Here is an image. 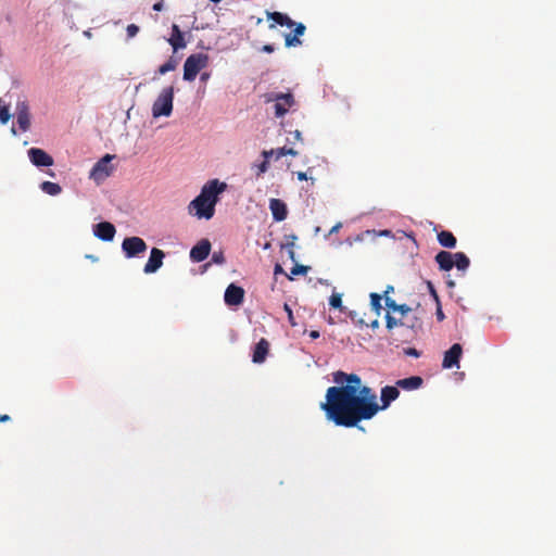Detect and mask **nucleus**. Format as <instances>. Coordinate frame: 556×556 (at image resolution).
Returning a JSON list of instances; mask_svg holds the SVG:
<instances>
[{"label":"nucleus","mask_w":556,"mask_h":556,"mask_svg":"<svg viewBox=\"0 0 556 556\" xmlns=\"http://www.w3.org/2000/svg\"><path fill=\"white\" fill-rule=\"evenodd\" d=\"M126 31H127V36L129 38H132L138 34L139 27L135 24H129L126 28Z\"/></svg>","instance_id":"obj_33"},{"label":"nucleus","mask_w":556,"mask_h":556,"mask_svg":"<svg viewBox=\"0 0 556 556\" xmlns=\"http://www.w3.org/2000/svg\"><path fill=\"white\" fill-rule=\"evenodd\" d=\"M211 242L207 239L199 241L190 251V258L193 262H203L210 254Z\"/></svg>","instance_id":"obj_17"},{"label":"nucleus","mask_w":556,"mask_h":556,"mask_svg":"<svg viewBox=\"0 0 556 556\" xmlns=\"http://www.w3.org/2000/svg\"><path fill=\"white\" fill-rule=\"evenodd\" d=\"M168 43L172 46L174 52H177L187 46L184 33L180 30L177 24L172 25V35L168 39Z\"/></svg>","instance_id":"obj_20"},{"label":"nucleus","mask_w":556,"mask_h":556,"mask_svg":"<svg viewBox=\"0 0 556 556\" xmlns=\"http://www.w3.org/2000/svg\"><path fill=\"white\" fill-rule=\"evenodd\" d=\"M177 64H178V62L174 58H169V60L167 62H165L157 68V74L164 75L168 72H172V71L176 70Z\"/></svg>","instance_id":"obj_26"},{"label":"nucleus","mask_w":556,"mask_h":556,"mask_svg":"<svg viewBox=\"0 0 556 556\" xmlns=\"http://www.w3.org/2000/svg\"><path fill=\"white\" fill-rule=\"evenodd\" d=\"M435 315H437V318H438L439 321H442L444 319V317H445L444 313H443V311H442V308L440 306V303L438 304Z\"/></svg>","instance_id":"obj_36"},{"label":"nucleus","mask_w":556,"mask_h":556,"mask_svg":"<svg viewBox=\"0 0 556 556\" xmlns=\"http://www.w3.org/2000/svg\"><path fill=\"white\" fill-rule=\"evenodd\" d=\"M319 336H320V334H319V331H317V330H312V331L309 332V337H311L312 339H317V338H319Z\"/></svg>","instance_id":"obj_42"},{"label":"nucleus","mask_w":556,"mask_h":556,"mask_svg":"<svg viewBox=\"0 0 556 556\" xmlns=\"http://www.w3.org/2000/svg\"><path fill=\"white\" fill-rule=\"evenodd\" d=\"M404 354L407 355V356H413V357H419L420 356V352L418 350H416L415 348H406V349H404Z\"/></svg>","instance_id":"obj_35"},{"label":"nucleus","mask_w":556,"mask_h":556,"mask_svg":"<svg viewBox=\"0 0 556 556\" xmlns=\"http://www.w3.org/2000/svg\"><path fill=\"white\" fill-rule=\"evenodd\" d=\"M341 226H342V225H341V223L336 224V225L330 229L329 233L331 235V233H334V232L339 231V229L341 228Z\"/></svg>","instance_id":"obj_41"},{"label":"nucleus","mask_w":556,"mask_h":556,"mask_svg":"<svg viewBox=\"0 0 556 556\" xmlns=\"http://www.w3.org/2000/svg\"><path fill=\"white\" fill-rule=\"evenodd\" d=\"M434 260L440 270L443 271H450L455 266L459 271L465 273L470 265V260L464 252L440 251Z\"/></svg>","instance_id":"obj_5"},{"label":"nucleus","mask_w":556,"mask_h":556,"mask_svg":"<svg viewBox=\"0 0 556 556\" xmlns=\"http://www.w3.org/2000/svg\"><path fill=\"white\" fill-rule=\"evenodd\" d=\"M262 155L264 157V161L261 164L257 165V170H256V176L257 177H260L261 175H263L264 173H266L268 170L269 160L274 155V149H271V150H264L262 152Z\"/></svg>","instance_id":"obj_24"},{"label":"nucleus","mask_w":556,"mask_h":556,"mask_svg":"<svg viewBox=\"0 0 556 556\" xmlns=\"http://www.w3.org/2000/svg\"><path fill=\"white\" fill-rule=\"evenodd\" d=\"M147 243L140 237H128L123 240L122 250L126 257L131 258L147 250Z\"/></svg>","instance_id":"obj_10"},{"label":"nucleus","mask_w":556,"mask_h":556,"mask_svg":"<svg viewBox=\"0 0 556 556\" xmlns=\"http://www.w3.org/2000/svg\"><path fill=\"white\" fill-rule=\"evenodd\" d=\"M429 288H430L431 294L433 295V298L435 299L437 303L439 304V296H438L433 286L430 282H429Z\"/></svg>","instance_id":"obj_37"},{"label":"nucleus","mask_w":556,"mask_h":556,"mask_svg":"<svg viewBox=\"0 0 556 556\" xmlns=\"http://www.w3.org/2000/svg\"><path fill=\"white\" fill-rule=\"evenodd\" d=\"M10 420V416L7 414L0 415V422H5Z\"/></svg>","instance_id":"obj_43"},{"label":"nucleus","mask_w":556,"mask_h":556,"mask_svg":"<svg viewBox=\"0 0 556 556\" xmlns=\"http://www.w3.org/2000/svg\"><path fill=\"white\" fill-rule=\"evenodd\" d=\"M153 10L154 11H162L163 10V2L159 1V2L154 3L153 4Z\"/></svg>","instance_id":"obj_38"},{"label":"nucleus","mask_w":556,"mask_h":556,"mask_svg":"<svg viewBox=\"0 0 556 556\" xmlns=\"http://www.w3.org/2000/svg\"><path fill=\"white\" fill-rule=\"evenodd\" d=\"M393 290H394V289H393V287H392V286H388V287H387V289H386V291H384V298H386V296H388V294H389L390 292H392Z\"/></svg>","instance_id":"obj_44"},{"label":"nucleus","mask_w":556,"mask_h":556,"mask_svg":"<svg viewBox=\"0 0 556 556\" xmlns=\"http://www.w3.org/2000/svg\"><path fill=\"white\" fill-rule=\"evenodd\" d=\"M267 18L274 23L269 25V28H275L276 24L280 26H287L289 28L294 27V35L287 34L285 36L286 47H296L302 43L299 36H302L305 31V26L302 23H295L287 14L281 12H267Z\"/></svg>","instance_id":"obj_4"},{"label":"nucleus","mask_w":556,"mask_h":556,"mask_svg":"<svg viewBox=\"0 0 556 556\" xmlns=\"http://www.w3.org/2000/svg\"><path fill=\"white\" fill-rule=\"evenodd\" d=\"M333 382L337 386L327 389L326 401L320 408L336 426L357 427L361 421L378 414L377 394L363 384L358 375L338 370L333 372Z\"/></svg>","instance_id":"obj_1"},{"label":"nucleus","mask_w":556,"mask_h":556,"mask_svg":"<svg viewBox=\"0 0 556 556\" xmlns=\"http://www.w3.org/2000/svg\"><path fill=\"white\" fill-rule=\"evenodd\" d=\"M40 189L49 195H58L62 191L61 186L52 181H43L40 185Z\"/></svg>","instance_id":"obj_25"},{"label":"nucleus","mask_w":556,"mask_h":556,"mask_svg":"<svg viewBox=\"0 0 556 556\" xmlns=\"http://www.w3.org/2000/svg\"><path fill=\"white\" fill-rule=\"evenodd\" d=\"M294 137L298 139V140H301V132L299 130H295L294 131Z\"/></svg>","instance_id":"obj_47"},{"label":"nucleus","mask_w":556,"mask_h":556,"mask_svg":"<svg viewBox=\"0 0 556 556\" xmlns=\"http://www.w3.org/2000/svg\"><path fill=\"white\" fill-rule=\"evenodd\" d=\"M285 155L295 156V155H298V151H295L292 148H286V147L278 148V149L274 150L273 156L275 157V160H279L280 157H282Z\"/></svg>","instance_id":"obj_27"},{"label":"nucleus","mask_w":556,"mask_h":556,"mask_svg":"<svg viewBox=\"0 0 556 556\" xmlns=\"http://www.w3.org/2000/svg\"><path fill=\"white\" fill-rule=\"evenodd\" d=\"M308 269H309L308 266L296 264L294 267H292L291 275H293V276L305 275L308 271Z\"/></svg>","instance_id":"obj_31"},{"label":"nucleus","mask_w":556,"mask_h":556,"mask_svg":"<svg viewBox=\"0 0 556 556\" xmlns=\"http://www.w3.org/2000/svg\"><path fill=\"white\" fill-rule=\"evenodd\" d=\"M282 273V267L279 264L275 266V274Z\"/></svg>","instance_id":"obj_45"},{"label":"nucleus","mask_w":556,"mask_h":556,"mask_svg":"<svg viewBox=\"0 0 556 556\" xmlns=\"http://www.w3.org/2000/svg\"><path fill=\"white\" fill-rule=\"evenodd\" d=\"M463 353L462 345L459 343H454L445 353L442 362V367L445 369L453 368L454 366L458 367V363Z\"/></svg>","instance_id":"obj_14"},{"label":"nucleus","mask_w":556,"mask_h":556,"mask_svg":"<svg viewBox=\"0 0 556 556\" xmlns=\"http://www.w3.org/2000/svg\"><path fill=\"white\" fill-rule=\"evenodd\" d=\"M269 210L276 222H282L287 218L288 210L286 203L280 199H270Z\"/></svg>","instance_id":"obj_19"},{"label":"nucleus","mask_w":556,"mask_h":556,"mask_svg":"<svg viewBox=\"0 0 556 556\" xmlns=\"http://www.w3.org/2000/svg\"><path fill=\"white\" fill-rule=\"evenodd\" d=\"M386 305L390 313L386 316V325L389 330L397 326H407L412 329H420L421 320L414 318V321L407 323L404 319L413 312L412 307L406 304H397L393 299L386 296Z\"/></svg>","instance_id":"obj_3"},{"label":"nucleus","mask_w":556,"mask_h":556,"mask_svg":"<svg viewBox=\"0 0 556 556\" xmlns=\"http://www.w3.org/2000/svg\"><path fill=\"white\" fill-rule=\"evenodd\" d=\"M30 162L38 167H48L53 165V159L46 151L39 148H30L28 150Z\"/></svg>","instance_id":"obj_12"},{"label":"nucleus","mask_w":556,"mask_h":556,"mask_svg":"<svg viewBox=\"0 0 556 556\" xmlns=\"http://www.w3.org/2000/svg\"><path fill=\"white\" fill-rule=\"evenodd\" d=\"M164 257L165 253L161 249L153 248L151 250L150 257L143 267V271L146 274H153L157 271L163 265Z\"/></svg>","instance_id":"obj_13"},{"label":"nucleus","mask_w":556,"mask_h":556,"mask_svg":"<svg viewBox=\"0 0 556 556\" xmlns=\"http://www.w3.org/2000/svg\"><path fill=\"white\" fill-rule=\"evenodd\" d=\"M283 309L286 311V313L288 315V320L291 324V326H295L296 323L294 321V316H293V312H292L291 307L287 303H285Z\"/></svg>","instance_id":"obj_32"},{"label":"nucleus","mask_w":556,"mask_h":556,"mask_svg":"<svg viewBox=\"0 0 556 556\" xmlns=\"http://www.w3.org/2000/svg\"><path fill=\"white\" fill-rule=\"evenodd\" d=\"M226 187L225 182H219L217 179L206 182L202 187L200 194L189 203V214L199 219H211L215 213L218 195L225 191Z\"/></svg>","instance_id":"obj_2"},{"label":"nucleus","mask_w":556,"mask_h":556,"mask_svg":"<svg viewBox=\"0 0 556 556\" xmlns=\"http://www.w3.org/2000/svg\"><path fill=\"white\" fill-rule=\"evenodd\" d=\"M296 176H298L299 180H306L307 179L306 173H304V172H298Z\"/></svg>","instance_id":"obj_40"},{"label":"nucleus","mask_w":556,"mask_h":556,"mask_svg":"<svg viewBox=\"0 0 556 556\" xmlns=\"http://www.w3.org/2000/svg\"><path fill=\"white\" fill-rule=\"evenodd\" d=\"M114 157L115 156L111 154H105L101 157L91 168L89 177L98 185L103 182L113 173V166L110 165V162Z\"/></svg>","instance_id":"obj_9"},{"label":"nucleus","mask_w":556,"mask_h":556,"mask_svg":"<svg viewBox=\"0 0 556 556\" xmlns=\"http://www.w3.org/2000/svg\"><path fill=\"white\" fill-rule=\"evenodd\" d=\"M16 121L22 131H27L30 127V114L28 104L25 101L16 105Z\"/></svg>","instance_id":"obj_16"},{"label":"nucleus","mask_w":556,"mask_h":556,"mask_svg":"<svg viewBox=\"0 0 556 556\" xmlns=\"http://www.w3.org/2000/svg\"><path fill=\"white\" fill-rule=\"evenodd\" d=\"M268 351H269V342L266 339L262 338L256 343V345L254 348L253 355H252L253 363H257V364L263 363L266 359Z\"/></svg>","instance_id":"obj_21"},{"label":"nucleus","mask_w":556,"mask_h":556,"mask_svg":"<svg viewBox=\"0 0 556 556\" xmlns=\"http://www.w3.org/2000/svg\"><path fill=\"white\" fill-rule=\"evenodd\" d=\"M212 261L215 263V264H224L225 263V256L223 254V252H214L213 255H212Z\"/></svg>","instance_id":"obj_34"},{"label":"nucleus","mask_w":556,"mask_h":556,"mask_svg":"<svg viewBox=\"0 0 556 556\" xmlns=\"http://www.w3.org/2000/svg\"><path fill=\"white\" fill-rule=\"evenodd\" d=\"M93 233L102 241H112L115 237L116 229L112 223L101 222L94 226Z\"/></svg>","instance_id":"obj_18"},{"label":"nucleus","mask_w":556,"mask_h":556,"mask_svg":"<svg viewBox=\"0 0 556 556\" xmlns=\"http://www.w3.org/2000/svg\"><path fill=\"white\" fill-rule=\"evenodd\" d=\"M210 74L208 73H203L201 75V80H206L208 78Z\"/></svg>","instance_id":"obj_46"},{"label":"nucleus","mask_w":556,"mask_h":556,"mask_svg":"<svg viewBox=\"0 0 556 556\" xmlns=\"http://www.w3.org/2000/svg\"><path fill=\"white\" fill-rule=\"evenodd\" d=\"M329 304L333 308H341L342 307V296L340 293H332L329 299Z\"/></svg>","instance_id":"obj_29"},{"label":"nucleus","mask_w":556,"mask_h":556,"mask_svg":"<svg viewBox=\"0 0 556 556\" xmlns=\"http://www.w3.org/2000/svg\"><path fill=\"white\" fill-rule=\"evenodd\" d=\"M422 378L419 376H412L408 378L400 379L396 381V387L404 390H417L422 386Z\"/></svg>","instance_id":"obj_22"},{"label":"nucleus","mask_w":556,"mask_h":556,"mask_svg":"<svg viewBox=\"0 0 556 556\" xmlns=\"http://www.w3.org/2000/svg\"><path fill=\"white\" fill-rule=\"evenodd\" d=\"M370 304H371L372 308L377 313H379V311L381 309V295L378 293H371L370 294Z\"/></svg>","instance_id":"obj_30"},{"label":"nucleus","mask_w":556,"mask_h":556,"mask_svg":"<svg viewBox=\"0 0 556 556\" xmlns=\"http://www.w3.org/2000/svg\"><path fill=\"white\" fill-rule=\"evenodd\" d=\"M208 55L204 53H194L189 55L184 64V79L193 81L201 70L208 65Z\"/></svg>","instance_id":"obj_8"},{"label":"nucleus","mask_w":556,"mask_h":556,"mask_svg":"<svg viewBox=\"0 0 556 556\" xmlns=\"http://www.w3.org/2000/svg\"><path fill=\"white\" fill-rule=\"evenodd\" d=\"M214 3H219L222 0H211Z\"/></svg>","instance_id":"obj_50"},{"label":"nucleus","mask_w":556,"mask_h":556,"mask_svg":"<svg viewBox=\"0 0 556 556\" xmlns=\"http://www.w3.org/2000/svg\"><path fill=\"white\" fill-rule=\"evenodd\" d=\"M244 289L235 283H230L224 294V301L228 306H239L244 300Z\"/></svg>","instance_id":"obj_11"},{"label":"nucleus","mask_w":556,"mask_h":556,"mask_svg":"<svg viewBox=\"0 0 556 556\" xmlns=\"http://www.w3.org/2000/svg\"><path fill=\"white\" fill-rule=\"evenodd\" d=\"M265 102H274L275 116L282 117L289 110L295 105V99L291 91L288 92H268L264 96Z\"/></svg>","instance_id":"obj_6"},{"label":"nucleus","mask_w":556,"mask_h":556,"mask_svg":"<svg viewBox=\"0 0 556 556\" xmlns=\"http://www.w3.org/2000/svg\"><path fill=\"white\" fill-rule=\"evenodd\" d=\"M399 395L400 391L396 386L383 387L380 392L381 405L378 404V413L387 409L390 404L399 397Z\"/></svg>","instance_id":"obj_15"},{"label":"nucleus","mask_w":556,"mask_h":556,"mask_svg":"<svg viewBox=\"0 0 556 556\" xmlns=\"http://www.w3.org/2000/svg\"><path fill=\"white\" fill-rule=\"evenodd\" d=\"M174 101V87L169 86L160 92L156 100L152 105V116L157 118L160 116H169L173 112Z\"/></svg>","instance_id":"obj_7"},{"label":"nucleus","mask_w":556,"mask_h":556,"mask_svg":"<svg viewBox=\"0 0 556 556\" xmlns=\"http://www.w3.org/2000/svg\"><path fill=\"white\" fill-rule=\"evenodd\" d=\"M262 50L267 53H271L274 51V47L271 45H265L263 46Z\"/></svg>","instance_id":"obj_39"},{"label":"nucleus","mask_w":556,"mask_h":556,"mask_svg":"<svg viewBox=\"0 0 556 556\" xmlns=\"http://www.w3.org/2000/svg\"><path fill=\"white\" fill-rule=\"evenodd\" d=\"M447 286L453 288V287H455V283H454V281L450 280V281H447Z\"/></svg>","instance_id":"obj_49"},{"label":"nucleus","mask_w":556,"mask_h":556,"mask_svg":"<svg viewBox=\"0 0 556 556\" xmlns=\"http://www.w3.org/2000/svg\"><path fill=\"white\" fill-rule=\"evenodd\" d=\"M289 255L292 260H294V251L292 249L289 250Z\"/></svg>","instance_id":"obj_48"},{"label":"nucleus","mask_w":556,"mask_h":556,"mask_svg":"<svg viewBox=\"0 0 556 556\" xmlns=\"http://www.w3.org/2000/svg\"><path fill=\"white\" fill-rule=\"evenodd\" d=\"M10 117L9 106L0 99V123L7 124Z\"/></svg>","instance_id":"obj_28"},{"label":"nucleus","mask_w":556,"mask_h":556,"mask_svg":"<svg viewBox=\"0 0 556 556\" xmlns=\"http://www.w3.org/2000/svg\"><path fill=\"white\" fill-rule=\"evenodd\" d=\"M437 239L443 248L453 249L456 247L457 240L456 237L447 230H442L438 232Z\"/></svg>","instance_id":"obj_23"}]
</instances>
